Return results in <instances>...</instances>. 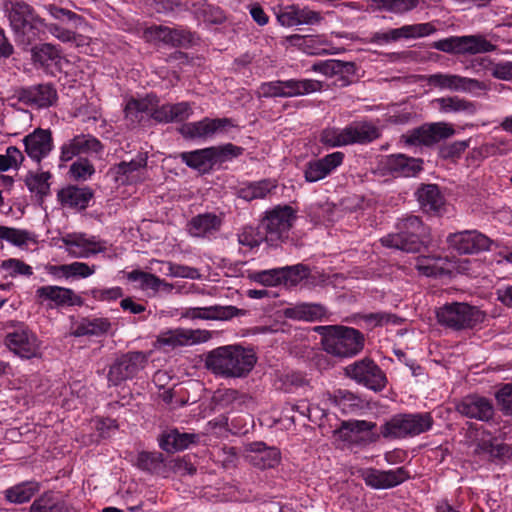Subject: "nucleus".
Wrapping results in <instances>:
<instances>
[{
  "mask_svg": "<svg viewBox=\"0 0 512 512\" xmlns=\"http://www.w3.org/2000/svg\"><path fill=\"white\" fill-rule=\"evenodd\" d=\"M164 458L160 452L143 451L138 454L137 466L150 473H158L163 467Z\"/></svg>",
  "mask_w": 512,
  "mask_h": 512,
  "instance_id": "5fc2aeb1",
  "label": "nucleus"
},
{
  "mask_svg": "<svg viewBox=\"0 0 512 512\" xmlns=\"http://www.w3.org/2000/svg\"><path fill=\"white\" fill-rule=\"evenodd\" d=\"M44 9L53 19L57 20L60 24L69 25L70 27L68 29H70L72 32H74V29H78L85 23V20L81 15L71 10L59 7L55 4H46L44 5Z\"/></svg>",
  "mask_w": 512,
  "mask_h": 512,
  "instance_id": "a18cd8bd",
  "label": "nucleus"
},
{
  "mask_svg": "<svg viewBox=\"0 0 512 512\" xmlns=\"http://www.w3.org/2000/svg\"><path fill=\"white\" fill-rule=\"evenodd\" d=\"M437 31L433 23H417L404 25L400 28L390 29L386 32L372 34L371 42L375 44H388L400 39H415L429 36Z\"/></svg>",
  "mask_w": 512,
  "mask_h": 512,
  "instance_id": "2eb2a0df",
  "label": "nucleus"
},
{
  "mask_svg": "<svg viewBox=\"0 0 512 512\" xmlns=\"http://www.w3.org/2000/svg\"><path fill=\"white\" fill-rule=\"evenodd\" d=\"M153 102L150 97L144 99H131L125 106V116L131 123H138L141 121L144 113H151L153 109Z\"/></svg>",
  "mask_w": 512,
  "mask_h": 512,
  "instance_id": "09e8293b",
  "label": "nucleus"
},
{
  "mask_svg": "<svg viewBox=\"0 0 512 512\" xmlns=\"http://www.w3.org/2000/svg\"><path fill=\"white\" fill-rule=\"evenodd\" d=\"M241 314V310L235 306H221V305H213L208 307H190L186 308L181 316L182 318L190 319V320H219V321H227L232 319L235 316Z\"/></svg>",
  "mask_w": 512,
  "mask_h": 512,
  "instance_id": "393cba45",
  "label": "nucleus"
},
{
  "mask_svg": "<svg viewBox=\"0 0 512 512\" xmlns=\"http://www.w3.org/2000/svg\"><path fill=\"white\" fill-rule=\"evenodd\" d=\"M50 178V172H28V174L25 177V184L28 190L31 193L36 194L39 200L42 201L44 197H46L50 193Z\"/></svg>",
  "mask_w": 512,
  "mask_h": 512,
  "instance_id": "de8ad7c7",
  "label": "nucleus"
},
{
  "mask_svg": "<svg viewBox=\"0 0 512 512\" xmlns=\"http://www.w3.org/2000/svg\"><path fill=\"white\" fill-rule=\"evenodd\" d=\"M311 69L312 71L321 73L327 77H333L336 75L345 77L355 74L356 65L353 62L330 59L314 63Z\"/></svg>",
  "mask_w": 512,
  "mask_h": 512,
  "instance_id": "ea45409f",
  "label": "nucleus"
},
{
  "mask_svg": "<svg viewBox=\"0 0 512 512\" xmlns=\"http://www.w3.org/2000/svg\"><path fill=\"white\" fill-rule=\"evenodd\" d=\"M436 317L442 326L455 331L472 329L485 319V314L475 306L453 302L438 308Z\"/></svg>",
  "mask_w": 512,
  "mask_h": 512,
  "instance_id": "6e6552de",
  "label": "nucleus"
},
{
  "mask_svg": "<svg viewBox=\"0 0 512 512\" xmlns=\"http://www.w3.org/2000/svg\"><path fill=\"white\" fill-rule=\"evenodd\" d=\"M281 273V268H274L249 273L248 278L261 285L272 287L282 284Z\"/></svg>",
  "mask_w": 512,
  "mask_h": 512,
  "instance_id": "4d7b16f0",
  "label": "nucleus"
},
{
  "mask_svg": "<svg viewBox=\"0 0 512 512\" xmlns=\"http://www.w3.org/2000/svg\"><path fill=\"white\" fill-rule=\"evenodd\" d=\"M422 164V159L395 154L386 158L384 168L396 177H414L422 170Z\"/></svg>",
  "mask_w": 512,
  "mask_h": 512,
  "instance_id": "c756f323",
  "label": "nucleus"
},
{
  "mask_svg": "<svg viewBox=\"0 0 512 512\" xmlns=\"http://www.w3.org/2000/svg\"><path fill=\"white\" fill-rule=\"evenodd\" d=\"M427 83L430 86L451 91L471 92L476 89H485L483 82L456 74H432L427 77Z\"/></svg>",
  "mask_w": 512,
  "mask_h": 512,
  "instance_id": "412c9836",
  "label": "nucleus"
},
{
  "mask_svg": "<svg viewBox=\"0 0 512 512\" xmlns=\"http://www.w3.org/2000/svg\"><path fill=\"white\" fill-rule=\"evenodd\" d=\"M322 88L323 83L314 79L277 80L262 83L258 88V95L264 98H291L319 92Z\"/></svg>",
  "mask_w": 512,
  "mask_h": 512,
  "instance_id": "1a4fd4ad",
  "label": "nucleus"
},
{
  "mask_svg": "<svg viewBox=\"0 0 512 512\" xmlns=\"http://www.w3.org/2000/svg\"><path fill=\"white\" fill-rule=\"evenodd\" d=\"M276 16L280 25L284 27L313 25L320 23L323 19L320 12L308 7L300 8L298 5H288L280 9Z\"/></svg>",
  "mask_w": 512,
  "mask_h": 512,
  "instance_id": "4be33fe9",
  "label": "nucleus"
},
{
  "mask_svg": "<svg viewBox=\"0 0 512 512\" xmlns=\"http://www.w3.org/2000/svg\"><path fill=\"white\" fill-rule=\"evenodd\" d=\"M276 188V184L270 180H261L253 182L240 190V195L247 201L254 199L265 198L273 189Z\"/></svg>",
  "mask_w": 512,
  "mask_h": 512,
  "instance_id": "864d4df0",
  "label": "nucleus"
},
{
  "mask_svg": "<svg viewBox=\"0 0 512 512\" xmlns=\"http://www.w3.org/2000/svg\"><path fill=\"white\" fill-rule=\"evenodd\" d=\"M417 198L425 212L437 213L444 205V197L435 184L422 185L417 190Z\"/></svg>",
  "mask_w": 512,
  "mask_h": 512,
  "instance_id": "4c0bfd02",
  "label": "nucleus"
},
{
  "mask_svg": "<svg viewBox=\"0 0 512 512\" xmlns=\"http://www.w3.org/2000/svg\"><path fill=\"white\" fill-rule=\"evenodd\" d=\"M128 279L140 282L142 289H151L154 292H159L160 278L152 273L133 270L128 274Z\"/></svg>",
  "mask_w": 512,
  "mask_h": 512,
  "instance_id": "e2e57ef3",
  "label": "nucleus"
},
{
  "mask_svg": "<svg viewBox=\"0 0 512 512\" xmlns=\"http://www.w3.org/2000/svg\"><path fill=\"white\" fill-rule=\"evenodd\" d=\"M501 411L505 415H512V382L504 384L495 394Z\"/></svg>",
  "mask_w": 512,
  "mask_h": 512,
  "instance_id": "338daca9",
  "label": "nucleus"
},
{
  "mask_svg": "<svg viewBox=\"0 0 512 512\" xmlns=\"http://www.w3.org/2000/svg\"><path fill=\"white\" fill-rule=\"evenodd\" d=\"M380 137L379 129L369 122H353L344 128L328 127L320 135L322 144L342 147L352 144H367Z\"/></svg>",
  "mask_w": 512,
  "mask_h": 512,
  "instance_id": "423d86ee",
  "label": "nucleus"
},
{
  "mask_svg": "<svg viewBox=\"0 0 512 512\" xmlns=\"http://www.w3.org/2000/svg\"><path fill=\"white\" fill-rule=\"evenodd\" d=\"M433 47L439 51L452 54H463L462 36H451L433 43Z\"/></svg>",
  "mask_w": 512,
  "mask_h": 512,
  "instance_id": "69168bd1",
  "label": "nucleus"
},
{
  "mask_svg": "<svg viewBox=\"0 0 512 512\" xmlns=\"http://www.w3.org/2000/svg\"><path fill=\"white\" fill-rule=\"evenodd\" d=\"M314 330L322 336L323 350L332 356L339 358L353 357L364 348V335L355 328L329 325L317 326Z\"/></svg>",
  "mask_w": 512,
  "mask_h": 512,
  "instance_id": "20e7f679",
  "label": "nucleus"
},
{
  "mask_svg": "<svg viewBox=\"0 0 512 512\" xmlns=\"http://www.w3.org/2000/svg\"><path fill=\"white\" fill-rule=\"evenodd\" d=\"M192 115V107L188 102L164 104L152 112V118L160 123L181 122Z\"/></svg>",
  "mask_w": 512,
  "mask_h": 512,
  "instance_id": "473e14b6",
  "label": "nucleus"
},
{
  "mask_svg": "<svg viewBox=\"0 0 512 512\" xmlns=\"http://www.w3.org/2000/svg\"><path fill=\"white\" fill-rule=\"evenodd\" d=\"M19 102L36 107L48 108L57 101V91L50 83H42L28 87H21L16 91Z\"/></svg>",
  "mask_w": 512,
  "mask_h": 512,
  "instance_id": "f3484780",
  "label": "nucleus"
},
{
  "mask_svg": "<svg viewBox=\"0 0 512 512\" xmlns=\"http://www.w3.org/2000/svg\"><path fill=\"white\" fill-rule=\"evenodd\" d=\"M496 45L488 41L483 35L462 36L463 54H479L496 50Z\"/></svg>",
  "mask_w": 512,
  "mask_h": 512,
  "instance_id": "8fccbe9b",
  "label": "nucleus"
},
{
  "mask_svg": "<svg viewBox=\"0 0 512 512\" xmlns=\"http://www.w3.org/2000/svg\"><path fill=\"white\" fill-rule=\"evenodd\" d=\"M40 489L36 481H26L14 485L4 491L5 499L14 504L28 502Z\"/></svg>",
  "mask_w": 512,
  "mask_h": 512,
  "instance_id": "79ce46f5",
  "label": "nucleus"
},
{
  "mask_svg": "<svg viewBox=\"0 0 512 512\" xmlns=\"http://www.w3.org/2000/svg\"><path fill=\"white\" fill-rule=\"evenodd\" d=\"M94 171V166L85 158L78 159L71 165L69 170L71 176L76 180H86Z\"/></svg>",
  "mask_w": 512,
  "mask_h": 512,
  "instance_id": "774afa93",
  "label": "nucleus"
},
{
  "mask_svg": "<svg viewBox=\"0 0 512 512\" xmlns=\"http://www.w3.org/2000/svg\"><path fill=\"white\" fill-rule=\"evenodd\" d=\"M455 134L452 124L446 122L426 123L408 131L403 138L405 143L412 146H433L441 140Z\"/></svg>",
  "mask_w": 512,
  "mask_h": 512,
  "instance_id": "f8f14e48",
  "label": "nucleus"
},
{
  "mask_svg": "<svg viewBox=\"0 0 512 512\" xmlns=\"http://www.w3.org/2000/svg\"><path fill=\"white\" fill-rule=\"evenodd\" d=\"M0 239L6 240L16 246H22L32 240V237L31 233L26 230L0 226Z\"/></svg>",
  "mask_w": 512,
  "mask_h": 512,
  "instance_id": "bf43d9fd",
  "label": "nucleus"
},
{
  "mask_svg": "<svg viewBox=\"0 0 512 512\" xmlns=\"http://www.w3.org/2000/svg\"><path fill=\"white\" fill-rule=\"evenodd\" d=\"M35 298L39 304L49 301L58 307L82 306L84 303L82 297L77 295L72 289L56 285L37 288Z\"/></svg>",
  "mask_w": 512,
  "mask_h": 512,
  "instance_id": "aec40b11",
  "label": "nucleus"
},
{
  "mask_svg": "<svg viewBox=\"0 0 512 512\" xmlns=\"http://www.w3.org/2000/svg\"><path fill=\"white\" fill-rule=\"evenodd\" d=\"M28 50L31 51L33 63L39 64L41 67L56 63L61 58L60 50L50 43H43L33 47L30 46Z\"/></svg>",
  "mask_w": 512,
  "mask_h": 512,
  "instance_id": "49530a36",
  "label": "nucleus"
},
{
  "mask_svg": "<svg viewBox=\"0 0 512 512\" xmlns=\"http://www.w3.org/2000/svg\"><path fill=\"white\" fill-rule=\"evenodd\" d=\"M396 230L380 239L384 247L416 253L432 243L431 229L418 216L409 215L399 219Z\"/></svg>",
  "mask_w": 512,
  "mask_h": 512,
  "instance_id": "7ed1b4c3",
  "label": "nucleus"
},
{
  "mask_svg": "<svg viewBox=\"0 0 512 512\" xmlns=\"http://www.w3.org/2000/svg\"><path fill=\"white\" fill-rule=\"evenodd\" d=\"M384 10L402 14L416 8L419 0H373Z\"/></svg>",
  "mask_w": 512,
  "mask_h": 512,
  "instance_id": "052dcab7",
  "label": "nucleus"
},
{
  "mask_svg": "<svg viewBox=\"0 0 512 512\" xmlns=\"http://www.w3.org/2000/svg\"><path fill=\"white\" fill-rule=\"evenodd\" d=\"M257 357L253 350L241 345H226L210 351L205 366L223 378H245L254 368Z\"/></svg>",
  "mask_w": 512,
  "mask_h": 512,
  "instance_id": "f03ea898",
  "label": "nucleus"
},
{
  "mask_svg": "<svg viewBox=\"0 0 512 512\" xmlns=\"http://www.w3.org/2000/svg\"><path fill=\"white\" fill-rule=\"evenodd\" d=\"M23 143L27 155L38 163L50 153L53 147L51 132L43 129H36L25 136Z\"/></svg>",
  "mask_w": 512,
  "mask_h": 512,
  "instance_id": "cd10ccee",
  "label": "nucleus"
},
{
  "mask_svg": "<svg viewBox=\"0 0 512 512\" xmlns=\"http://www.w3.org/2000/svg\"><path fill=\"white\" fill-rule=\"evenodd\" d=\"M212 332L204 329L177 328L168 330L158 336V343L172 348L191 344L204 343L210 340Z\"/></svg>",
  "mask_w": 512,
  "mask_h": 512,
  "instance_id": "6ab92c4d",
  "label": "nucleus"
},
{
  "mask_svg": "<svg viewBox=\"0 0 512 512\" xmlns=\"http://www.w3.org/2000/svg\"><path fill=\"white\" fill-rule=\"evenodd\" d=\"M457 411L468 418L488 421L493 417L494 408L491 401L478 395H468L456 406Z\"/></svg>",
  "mask_w": 512,
  "mask_h": 512,
  "instance_id": "a878e982",
  "label": "nucleus"
},
{
  "mask_svg": "<svg viewBox=\"0 0 512 512\" xmlns=\"http://www.w3.org/2000/svg\"><path fill=\"white\" fill-rule=\"evenodd\" d=\"M147 166V157L140 154L129 162L122 161L114 167L116 180L122 183H133L141 179Z\"/></svg>",
  "mask_w": 512,
  "mask_h": 512,
  "instance_id": "72a5a7b5",
  "label": "nucleus"
},
{
  "mask_svg": "<svg viewBox=\"0 0 512 512\" xmlns=\"http://www.w3.org/2000/svg\"><path fill=\"white\" fill-rule=\"evenodd\" d=\"M286 318L298 321H321L327 315V310L321 304L299 303L284 310Z\"/></svg>",
  "mask_w": 512,
  "mask_h": 512,
  "instance_id": "f704fd0d",
  "label": "nucleus"
},
{
  "mask_svg": "<svg viewBox=\"0 0 512 512\" xmlns=\"http://www.w3.org/2000/svg\"><path fill=\"white\" fill-rule=\"evenodd\" d=\"M102 149L101 142L91 135H77L61 147L60 160L68 162L81 153L99 152Z\"/></svg>",
  "mask_w": 512,
  "mask_h": 512,
  "instance_id": "c85d7f7f",
  "label": "nucleus"
},
{
  "mask_svg": "<svg viewBox=\"0 0 512 512\" xmlns=\"http://www.w3.org/2000/svg\"><path fill=\"white\" fill-rule=\"evenodd\" d=\"M5 12L9 19L10 27L14 33L16 44L27 51L37 40L45 36L46 31L62 42L76 40V33L65 29L60 24H47L31 7L25 2H6Z\"/></svg>",
  "mask_w": 512,
  "mask_h": 512,
  "instance_id": "f257e3e1",
  "label": "nucleus"
},
{
  "mask_svg": "<svg viewBox=\"0 0 512 512\" xmlns=\"http://www.w3.org/2000/svg\"><path fill=\"white\" fill-rule=\"evenodd\" d=\"M335 205L330 202H317L309 207V216L315 222H332L334 221Z\"/></svg>",
  "mask_w": 512,
  "mask_h": 512,
  "instance_id": "13d9d810",
  "label": "nucleus"
},
{
  "mask_svg": "<svg viewBox=\"0 0 512 512\" xmlns=\"http://www.w3.org/2000/svg\"><path fill=\"white\" fill-rule=\"evenodd\" d=\"M222 225L220 216L203 213L194 216L188 223V232L193 237H207L218 232Z\"/></svg>",
  "mask_w": 512,
  "mask_h": 512,
  "instance_id": "2f4dec72",
  "label": "nucleus"
},
{
  "mask_svg": "<svg viewBox=\"0 0 512 512\" xmlns=\"http://www.w3.org/2000/svg\"><path fill=\"white\" fill-rule=\"evenodd\" d=\"M59 202L66 207L83 210L93 198V191L88 187L67 186L58 191Z\"/></svg>",
  "mask_w": 512,
  "mask_h": 512,
  "instance_id": "7c9ffc66",
  "label": "nucleus"
},
{
  "mask_svg": "<svg viewBox=\"0 0 512 512\" xmlns=\"http://www.w3.org/2000/svg\"><path fill=\"white\" fill-rule=\"evenodd\" d=\"M443 263L444 259L440 256H422L416 259L415 268L425 276L437 277L445 272Z\"/></svg>",
  "mask_w": 512,
  "mask_h": 512,
  "instance_id": "603ef678",
  "label": "nucleus"
},
{
  "mask_svg": "<svg viewBox=\"0 0 512 512\" xmlns=\"http://www.w3.org/2000/svg\"><path fill=\"white\" fill-rule=\"evenodd\" d=\"M362 477L366 485L374 489H388L403 483L409 475L403 467L388 471L370 468L363 471Z\"/></svg>",
  "mask_w": 512,
  "mask_h": 512,
  "instance_id": "5701e85b",
  "label": "nucleus"
},
{
  "mask_svg": "<svg viewBox=\"0 0 512 512\" xmlns=\"http://www.w3.org/2000/svg\"><path fill=\"white\" fill-rule=\"evenodd\" d=\"M282 283L288 286H295L310 274V269L304 264L281 267Z\"/></svg>",
  "mask_w": 512,
  "mask_h": 512,
  "instance_id": "6e6d98bb",
  "label": "nucleus"
},
{
  "mask_svg": "<svg viewBox=\"0 0 512 512\" xmlns=\"http://www.w3.org/2000/svg\"><path fill=\"white\" fill-rule=\"evenodd\" d=\"M342 152H333L323 158L309 161L304 170V177L307 182L313 183L324 179L343 162Z\"/></svg>",
  "mask_w": 512,
  "mask_h": 512,
  "instance_id": "b1692460",
  "label": "nucleus"
},
{
  "mask_svg": "<svg viewBox=\"0 0 512 512\" xmlns=\"http://www.w3.org/2000/svg\"><path fill=\"white\" fill-rule=\"evenodd\" d=\"M154 37L174 47H187L193 42V34L184 29H172L167 26L151 27Z\"/></svg>",
  "mask_w": 512,
  "mask_h": 512,
  "instance_id": "c9c22d12",
  "label": "nucleus"
},
{
  "mask_svg": "<svg viewBox=\"0 0 512 512\" xmlns=\"http://www.w3.org/2000/svg\"><path fill=\"white\" fill-rule=\"evenodd\" d=\"M151 265H161L167 268V276L174 278H187V279H200L201 274L197 268L187 265L177 264L170 261H162L153 259L150 261Z\"/></svg>",
  "mask_w": 512,
  "mask_h": 512,
  "instance_id": "3c124183",
  "label": "nucleus"
},
{
  "mask_svg": "<svg viewBox=\"0 0 512 512\" xmlns=\"http://www.w3.org/2000/svg\"><path fill=\"white\" fill-rule=\"evenodd\" d=\"M147 363V356L143 352L133 351L122 354L110 366L108 381L112 385L117 386L135 377L139 371L145 368Z\"/></svg>",
  "mask_w": 512,
  "mask_h": 512,
  "instance_id": "ddd939ff",
  "label": "nucleus"
},
{
  "mask_svg": "<svg viewBox=\"0 0 512 512\" xmlns=\"http://www.w3.org/2000/svg\"><path fill=\"white\" fill-rule=\"evenodd\" d=\"M345 375L365 387L378 392L385 388L387 378L381 368L371 359L363 358L348 365Z\"/></svg>",
  "mask_w": 512,
  "mask_h": 512,
  "instance_id": "9b49d317",
  "label": "nucleus"
},
{
  "mask_svg": "<svg viewBox=\"0 0 512 512\" xmlns=\"http://www.w3.org/2000/svg\"><path fill=\"white\" fill-rule=\"evenodd\" d=\"M62 241L68 254L74 258H89L106 250L104 241L98 240L95 236L86 237L81 233L68 234Z\"/></svg>",
  "mask_w": 512,
  "mask_h": 512,
  "instance_id": "a211bd4d",
  "label": "nucleus"
},
{
  "mask_svg": "<svg viewBox=\"0 0 512 512\" xmlns=\"http://www.w3.org/2000/svg\"><path fill=\"white\" fill-rule=\"evenodd\" d=\"M197 440L198 435L194 433H180L174 429L161 436L159 445L166 452L173 453L188 448L190 444L195 443Z\"/></svg>",
  "mask_w": 512,
  "mask_h": 512,
  "instance_id": "58836bf2",
  "label": "nucleus"
},
{
  "mask_svg": "<svg viewBox=\"0 0 512 512\" xmlns=\"http://www.w3.org/2000/svg\"><path fill=\"white\" fill-rule=\"evenodd\" d=\"M446 241L459 254H477L489 250L493 244V240L477 230L451 233Z\"/></svg>",
  "mask_w": 512,
  "mask_h": 512,
  "instance_id": "4468645a",
  "label": "nucleus"
},
{
  "mask_svg": "<svg viewBox=\"0 0 512 512\" xmlns=\"http://www.w3.org/2000/svg\"><path fill=\"white\" fill-rule=\"evenodd\" d=\"M1 267L2 269L9 271L10 276L12 277L17 275L31 276L33 274V269L30 265L15 258L4 260L1 263Z\"/></svg>",
  "mask_w": 512,
  "mask_h": 512,
  "instance_id": "0e129e2a",
  "label": "nucleus"
},
{
  "mask_svg": "<svg viewBox=\"0 0 512 512\" xmlns=\"http://www.w3.org/2000/svg\"><path fill=\"white\" fill-rule=\"evenodd\" d=\"M8 349L22 359H31L40 355V341L28 329H18L5 337Z\"/></svg>",
  "mask_w": 512,
  "mask_h": 512,
  "instance_id": "dca6fc26",
  "label": "nucleus"
},
{
  "mask_svg": "<svg viewBox=\"0 0 512 512\" xmlns=\"http://www.w3.org/2000/svg\"><path fill=\"white\" fill-rule=\"evenodd\" d=\"M434 102L438 104L440 111L444 113L463 112L472 115L477 111V106L474 102L458 96L442 97L436 99Z\"/></svg>",
  "mask_w": 512,
  "mask_h": 512,
  "instance_id": "c03bdc74",
  "label": "nucleus"
},
{
  "mask_svg": "<svg viewBox=\"0 0 512 512\" xmlns=\"http://www.w3.org/2000/svg\"><path fill=\"white\" fill-rule=\"evenodd\" d=\"M434 424L429 412L399 413L393 415L380 428L387 439L412 438L429 431Z\"/></svg>",
  "mask_w": 512,
  "mask_h": 512,
  "instance_id": "39448f33",
  "label": "nucleus"
},
{
  "mask_svg": "<svg viewBox=\"0 0 512 512\" xmlns=\"http://www.w3.org/2000/svg\"><path fill=\"white\" fill-rule=\"evenodd\" d=\"M112 324L108 318L103 317H85L82 318L72 331L75 337L82 336H102L110 331Z\"/></svg>",
  "mask_w": 512,
  "mask_h": 512,
  "instance_id": "e433bc0d",
  "label": "nucleus"
},
{
  "mask_svg": "<svg viewBox=\"0 0 512 512\" xmlns=\"http://www.w3.org/2000/svg\"><path fill=\"white\" fill-rule=\"evenodd\" d=\"M29 512H71V510L58 494L49 491L34 500Z\"/></svg>",
  "mask_w": 512,
  "mask_h": 512,
  "instance_id": "a19ab883",
  "label": "nucleus"
},
{
  "mask_svg": "<svg viewBox=\"0 0 512 512\" xmlns=\"http://www.w3.org/2000/svg\"><path fill=\"white\" fill-rule=\"evenodd\" d=\"M296 219L295 210L289 206H277L267 212L261 222V228L265 231V240L270 245H277L289 238V231Z\"/></svg>",
  "mask_w": 512,
  "mask_h": 512,
  "instance_id": "9d476101",
  "label": "nucleus"
},
{
  "mask_svg": "<svg viewBox=\"0 0 512 512\" xmlns=\"http://www.w3.org/2000/svg\"><path fill=\"white\" fill-rule=\"evenodd\" d=\"M252 463L260 469L274 467L279 461V453L274 448L258 451L251 457Z\"/></svg>",
  "mask_w": 512,
  "mask_h": 512,
  "instance_id": "680f3d73",
  "label": "nucleus"
},
{
  "mask_svg": "<svg viewBox=\"0 0 512 512\" xmlns=\"http://www.w3.org/2000/svg\"><path fill=\"white\" fill-rule=\"evenodd\" d=\"M243 152V148L228 143L222 146H212L204 149L182 152L180 159L190 168L201 173L209 172L215 164L231 160Z\"/></svg>",
  "mask_w": 512,
  "mask_h": 512,
  "instance_id": "0eeeda50",
  "label": "nucleus"
},
{
  "mask_svg": "<svg viewBox=\"0 0 512 512\" xmlns=\"http://www.w3.org/2000/svg\"><path fill=\"white\" fill-rule=\"evenodd\" d=\"M230 124V120L204 118L201 121L183 124L179 132L184 138L197 139L212 137L217 131Z\"/></svg>",
  "mask_w": 512,
  "mask_h": 512,
  "instance_id": "bb28decb",
  "label": "nucleus"
},
{
  "mask_svg": "<svg viewBox=\"0 0 512 512\" xmlns=\"http://www.w3.org/2000/svg\"><path fill=\"white\" fill-rule=\"evenodd\" d=\"M331 401L344 413H353L364 408V400L346 389H338L330 397Z\"/></svg>",
  "mask_w": 512,
  "mask_h": 512,
  "instance_id": "37998d69",
  "label": "nucleus"
}]
</instances>
